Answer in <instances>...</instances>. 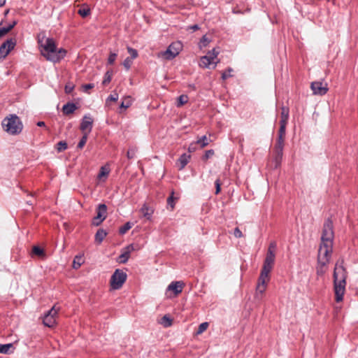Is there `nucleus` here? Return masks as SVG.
Returning a JSON list of instances; mask_svg holds the SVG:
<instances>
[{
    "instance_id": "c03bdc74",
    "label": "nucleus",
    "mask_w": 358,
    "mask_h": 358,
    "mask_svg": "<svg viewBox=\"0 0 358 358\" xmlns=\"http://www.w3.org/2000/svg\"><path fill=\"white\" fill-rule=\"evenodd\" d=\"M209 43L210 40L206 37V36H203L200 41L201 46L203 47L207 46Z\"/></svg>"
},
{
    "instance_id": "13d9d810",
    "label": "nucleus",
    "mask_w": 358,
    "mask_h": 358,
    "mask_svg": "<svg viewBox=\"0 0 358 358\" xmlns=\"http://www.w3.org/2000/svg\"><path fill=\"white\" fill-rule=\"evenodd\" d=\"M191 150H194V148H191V147H189V150L190 151Z\"/></svg>"
},
{
    "instance_id": "4c0bfd02",
    "label": "nucleus",
    "mask_w": 358,
    "mask_h": 358,
    "mask_svg": "<svg viewBox=\"0 0 358 358\" xmlns=\"http://www.w3.org/2000/svg\"><path fill=\"white\" fill-rule=\"evenodd\" d=\"M233 69L231 68H228L225 71L222 73V80H227V78L232 76L231 72Z\"/></svg>"
},
{
    "instance_id": "49530a36",
    "label": "nucleus",
    "mask_w": 358,
    "mask_h": 358,
    "mask_svg": "<svg viewBox=\"0 0 358 358\" xmlns=\"http://www.w3.org/2000/svg\"><path fill=\"white\" fill-rule=\"evenodd\" d=\"M118 100V94L115 93L113 94H110L107 99V101H117Z\"/></svg>"
},
{
    "instance_id": "4be33fe9",
    "label": "nucleus",
    "mask_w": 358,
    "mask_h": 358,
    "mask_svg": "<svg viewBox=\"0 0 358 358\" xmlns=\"http://www.w3.org/2000/svg\"><path fill=\"white\" fill-rule=\"evenodd\" d=\"M189 158H190V155H188L186 154H183L180 157V158L178 159V162L180 163V168H179L180 170L185 168V166L187 164Z\"/></svg>"
},
{
    "instance_id": "603ef678",
    "label": "nucleus",
    "mask_w": 358,
    "mask_h": 358,
    "mask_svg": "<svg viewBox=\"0 0 358 358\" xmlns=\"http://www.w3.org/2000/svg\"><path fill=\"white\" fill-rule=\"evenodd\" d=\"M220 180H217L215 181V187H216V191H215V194H218L220 192Z\"/></svg>"
},
{
    "instance_id": "09e8293b",
    "label": "nucleus",
    "mask_w": 358,
    "mask_h": 358,
    "mask_svg": "<svg viewBox=\"0 0 358 358\" xmlns=\"http://www.w3.org/2000/svg\"><path fill=\"white\" fill-rule=\"evenodd\" d=\"M103 220L102 219H99L97 218L96 216H95L94 218H93V220H92V224L94 225V226H99V224H101V222H103Z\"/></svg>"
},
{
    "instance_id": "4d7b16f0",
    "label": "nucleus",
    "mask_w": 358,
    "mask_h": 358,
    "mask_svg": "<svg viewBox=\"0 0 358 358\" xmlns=\"http://www.w3.org/2000/svg\"><path fill=\"white\" fill-rule=\"evenodd\" d=\"M6 3V0H0V7L3 6Z\"/></svg>"
},
{
    "instance_id": "f3484780",
    "label": "nucleus",
    "mask_w": 358,
    "mask_h": 358,
    "mask_svg": "<svg viewBox=\"0 0 358 358\" xmlns=\"http://www.w3.org/2000/svg\"><path fill=\"white\" fill-rule=\"evenodd\" d=\"M107 206L104 203H101L96 208V217L99 219L104 220L106 217Z\"/></svg>"
},
{
    "instance_id": "5701e85b",
    "label": "nucleus",
    "mask_w": 358,
    "mask_h": 358,
    "mask_svg": "<svg viewBox=\"0 0 358 358\" xmlns=\"http://www.w3.org/2000/svg\"><path fill=\"white\" fill-rule=\"evenodd\" d=\"M17 22L13 21L11 24L6 27L0 28V38L8 33L15 25Z\"/></svg>"
},
{
    "instance_id": "bb28decb",
    "label": "nucleus",
    "mask_w": 358,
    "mask_h": 358,
    "mask_svg": "<svg viewBox=\"0 0 358 358\" xmlns=\"http://www.w3.org/2000/svg\"><path fill=\"white\" fill-rule=\"evenodd\" d=\"M83 264V260L82 257L76 256L73 262V268L75 269H78L80 267V266Z\"/></svg>"
},
{
    "instance_id": "a19ab883",
    "label": "nucleus",
    "mask_w": 358,
    "mask_h": 358,
    "mask_svg": "<svg viewBox=\"0 0 358 358\" xmlns=\"http://www.w3.org/2000/svg\"><path fill=\"white\" fill-rule=\"evenodd\" d=\"M57 148L59 152L64 151L67 148V143L65 141H59L57 144Z\"/></svg>"
},
{
    "instance_id": "e433bc0d",
    "label": "nucleus",
    "mask_w": 358,
    "mask_h": 358,
    "mask_svg": "<svg viewBox=\"0 0 358 358\" xmlns=\"http://www.w3.org/2000/svg\"><path fill=\"white\" fill-rule=\"evenodd\" d=\"M173 194H174V192H172L171 196H169L167 199V204L169 206L171 207V210H173L174 208L175 199H176V198L173 197Z\"/></svg>"
},
{
    "instance_id": "7ed1b4c3",
    "label": "nucleus",
    "mask_w": 358,
    "mask_h": 358,
    "mask_svg": "<svg viewBox=\"0 0 358 358\" xmlns=\"http://www.w3.org/2000/svg\"><path fill=\"white\" fill-rule=\"evenodd\" d=\"M343 260H338L334 271V284L336 302H340L343 299L345 290L347 272L343 266Z\"/></svg>"
},
{
    "instance_id": "9b49d317",
    "label": "nucleus",
    "mask_w": 358,
    "mask_h": 358,
    "mask_svg": "<svg viewBox=\"0 0 358 358\" xmlns=\"http://www.w3.org/2000/svg\"><path fill=\"white\" fill-rule=\"evenodd\" d=\"M269 280V275L260 273L258 280V284L256 289V297L259 298V295H262L266 291L267 282Z\"/></svg>"
},
{
    "instance_id": "dca6fc26",
    "label": "nucleus",
    "mask_w": 358,
    "mask_h": 358,
    "mask_svg": "<svg viewBox=\"0 0 358 358\" xmlns=\"http://www.w3.org/2000/svg\"><path fill=\"white\" fill-rule=\"evenodd\" d=\"M281 120L280 121V127L283 126V129H286V125L289 119V108L285 106H282L281 108Z\"/></svg>"
},
{
    "instance_id": "7c9ffc66",
    "label": "nucleus",
    "mask_w": 358,
    "mask_h": 358,
    "mask_svg": "<svg viewBox=\"0 0 358 358\" xmlns=\"http://www.w3.org/2000/svg\"><path fill=\"white\" fill-rule=\"evenodd\" d=\"M161 324L165 327H169L171 326L172 320L168 315H164L161 319Z\"/></svg>"
},
{
    "instance_id": "052dcab7",
    "label": "nucleus",
    "mask_w": 358,
    "mask_h": 358,
    "mask_svg": "<svg viewBox=\"0 0 358 358\" xmlns=\"http://www.w3.org/2000/svg\"><path fill=\"white\" fill-rule=\"evenodd\" d=\"M191 150H194V148H191V147H189V150L190 151Z\"/></svg>"
},
{
    "instance_id": "5fc2aeb1",
    "label": "nucleus",
    "mask_w": 358,
    "mask_h": 358,
    "mask_svg": "<svg viewBox=\"0 0 358 358\" xmlns=\"http://www.w3.org/2000/svg\"><path fill=\"white\" fill-rule=\"evenodd\" d=\"M107 174H108V172H106L104 171V169L102 167L101 169V171H100V173L99 174V177L101 178V176H106Z\"/></svg>"
},
{
    "instance_id": "393cba45",
    "label": "nucleus",
    "mask_w": 358,
    "mask_h": 358,
    "mask_svg": "<svg viewBox=\"0 0 358 358\" xmlns=\"http://www.w3.org/2000/svg\"><path fill=\"white\" fill-rule=\"evenodd\" d=\"M188 100H189V98H188L187 95H185V94L180 95L177 99V103H176L177 107H181L182 106H183L184 104L187 103Z\"/></svg>"
},
{
    "instance_id": "c85d7f7f",
    "label": "nucleus",
    "mask_w": 358,
    "mask_h": 358,
    "mask_svg": "<svg viewBox=\"0 0 358 358\" xmlns=\"http://www.w3.org/2000/svg\"><path fill=\"white\" fill-rule=\"evenodd\" d=\"M327 264H323L317 262V266L316 268L317 274L318 275H322L326 272V267Z\"/></svg>"
},
{
    "instance_id": "864d4df0",
    "label": "nucleus",
    "mask_w": 358,
    "mask_h": 358,
    "mask_svg": "<svg viewBox=\"0 0 358 358\" xmlns=\"http://www.w3.org/2000/svg\"><path fill=\"white\" fill-rule=\"evenodd\" d=\"M199 29L197 24H194L188 27L187 30H192V31H195Z\"/></svg>"
},
{
    "instance_id": "72a5a7b5",
    "label": "nucleus",
    "mask_w": 358,
    "mask_h": 358,
    "mask_svg": "<svg viewBox=\"0 0 358 358\" xmlns=\"http://www.w3.org/2000/svg\"><path fill=\"white\" fill-rule=\"evenodd\" d=\"M137 149L135 147L130 148L127 153V157L129 159H134L136 157Z\"/></svg>"
},
{
    "instance_id": "6ab92c4d",
    "label": "nucleus",
    "mask_w": 358,
    "mask_h": 358,
    "mask_svg": "<svg viewBox=\"0 0 358 358\" xmlns=\"http://www.w3.org/2000/svg\"><path fill=\"white\" fill-rule=\"evenodd\" d=\"M91 13V10L90 6L87 4H82L80 8L78 10V14H79L82 17H86L89 16Z\"/></svg>"
},
{
    "instance_id": "6e6d98bb",
    "label": "nucleus",
    "mask_w": 358,
    "mask_h": 358,
    "mask_svg": "<svg viewBox=\"0 0 358 358\" xmlns=\"http://www.w3.org/2000/svg\"><path fill=\"white\" fill-rule=\"evenodd\" d=\"M37 125H38V127H44V126L45 125V122H42V121H41V122H37Z\"/></svg>"
},
{
    "instance_id": "bf43d9fd",
    "label": "nucleus",
    "mask_w": 358,
    "mask_h": 358,
    "mask_svg": "<svg viewBox=\"0 0 358 358\" xmlns=\"http://www.w3.org/2000/svg\"><path fill=\"white\" fill-rule=\"evenodd\" d=\"M191 150H194V148H191V147H189V150L190 151Z\"/></svg>"
},
{
    "instance_id": "ea45409f",
    "label": "nucleus",
    "mask_w": 358,
    "mask_h": 358,
    "mask_svg": "<svg viewBox=\"0 0 358 358\" xmlns=\"http://www.w3.org/2000/svg\"><path fill=\"white\" fill-rule=\"evenodd\" d=\"M127 51L131 55L130 58L132 59H136L138 55L137 50L131 47H127Z\"/></svg>"
},
{
    "instance_id": "2eb2a0df",
    "label": "nucleus",
    "mask_w": 358,
    "mask_h": 358,
    "mask_svg": "<svg viewBox=\"0 0 358 358\" xmlns=\"http://www.w3.org/2000/svg\"><path fill=\"white\" fill-rule=\"evenodd\" d=\"M184 284L180 281L172 282L167 287V291H172L175 295L182 292Z\"/></svg>"
},
{
    "instance_id": "a878e982",
    "label": "nucleus",
    "mask_w": 358,
    "mask_h": 358,
    "mask_svg": "<svg viewBox=\"0 0 358 358\" xmlns=\"http://www.w3.org/2000/svg\"><path fill=\"white\" fill-rule=\"evenodd\" d=\"M132 103V100L130 96H125L123 98V100L120 104L121 108H129Z\"/></svg>"
},
{
    "instance_id": "79ce46f5",
    "label": "nucleus",
    "mask_w": 358,
    "mask_h": 358,
    "mask_svg": "<svg viewBox=\"0 0 358 358\" xmlns=\"http://www.w3.org/2000/svg\"><path fill=\"white\" fill-rule=\"evenodd\" d=\"M132 62V59H131L130 57H127L123 62V66L127 70H129L131 68Z\"/></svg>"
},
{
    "instance_id": "412c9836",
    "label": "nucleus",
    "mask_w": 358,
    "mask_h": 358,
    "mask_svg": "<svg viewBox=\"0 0 358 358\" xmlns=\"http://www.w3.org/2000/svg\"><path fill=\"white\" fill-rule=\"evenodd\" d=\"M106 236L107 232L103 229H99L95 234V242L101 244Z\"/></svg>"
},
{
    "instance_id": "f257e3e1",
    "label": "nucleus",
    "mask_w": 358,
    "mask_h": 358,
    "mask_svg": "<svg viewBox=\"0 0 358 358\" xmlns=\"http://www.w3.org/2000/svg\"><path fill=\"white\" fill-rule=\"evenodd\" d=\"M334 237L333 223L327 219L323 226L321 243L318 250L317 262L319 263L329 264L332 253Z\"/></svg>"
},
{
    "instance_id": "2f4dec72",
    "label": "nucleus",
    "mask_w": 358,
    "mask_h": 358,
    "mask_svg": "<svg viewBox=\"0 0 358 358\" xmlns=\"http://www.w3.org/2000/svg\"><path fill=\"white\" fill-rule=\"evenodd\" d=\"M196 143L200 144L201 148H204L209 144V140L206 136H203L197 140Z\"/></svg>"
},
{
    "instance_id": "c756f323",
    "label": "nucleus",
    "mask_w": 358,
    "mask_h": 358,
    "mask_svg": "<svg viewBox=\"0 0 358 358\" xmlns=\"http://www.w3.org/2000/svg\"><path fill=\"white\" fill-rule=\"evenodd\" d=\"M132 227L131 222H127L122 227H121L119 229V233L122 235L126 234Z\"/></svg>"
},
{
    "instance_id": "3c124183",
    "label": "nucleus",
    "mask_w": 358,
    "mask_h": 358,
    "mask_svg": "<svg viewBox=\"0 0 358 358\" xmlns=\"http://www.w3.org/2000/svg\"><path fill=\"white\" fill-rule=\"evenodd\" d=\"M73 85L68 84L65 86V92L66 94H70L73 91Z\"/></svg>"
},
{
    "instance_id": "a18cd8bd",
    "label": "nucleus",
    "mask_w": 358,
    "mask_h": 358,
    "mask_svg": "<svg viewBox=\"0 0 358 358\" xmlns=\"http://www.w3.org/2000/svg\"><path fill=\"white\" fill-rule=\"evenodd\" d=\"M116 58H117V54L110 53L108 57V63L109 64H113L114 63V62L115 61Z\"/></svg>"
},
{
    "instance_id": "423d86ee",
    "label": "nucleus",
    "mask_w": 358,
    "mask_h": 358,
    "mask_svg": "<svg viewBox=\"0 0 358 358\" xmlns=\"http://www.w3.org/2000/svg\"><path fill=\"white\" fill-rule=\"evenodd\" d=\"M182 45L180 42H173L166 49V50L158 53V57H162L166 60L174 59L182 50Z\"/></svg>"
},
{
    "instance_id": "39448f33",
    "label": "nucleus",
    "mask_w": 358,
    "mask_h": 358,
    "mask_svg": "<svg viewBox=\"0 0 358 358\" xmlns=\"http://www.w3.org/2000/svg\"><path fill=\"white\" fill-rule=\"evenodd\" d=\"M275 249L276 243L275 242L271 243L267 250L261 273L269 275V273L271 271L275 262Z\"/></svg>"
},
{
    "instance_id": "de8ad7c7",
    "label": "nucleus",
    "mask_w": 358,
    "mask_h": 358,
    "mask_svg": "<svg viewBox=\"0 0 358 358\" xmlns=\"http://www.w3.org/2000/svg\"><path fill=\"white\" fill-rule=\"evenodd\" d=\"M234 235L236 238H241V237H243V234H242L241 231L239 229L238 227H236L234 229Z\"/></svg>"
},
{
    "instance_id": "ddd939ff",
    "label": "nucleus",
    "mask_w": 358,
    "mask_h": 358,
    "mask_svg": "<svg viewBox=\"0 0 358 358\" xmlns=\"http://www.w3.org/2000/svg\"><path fill=\"white\" fill-rule=\"evenodd\" d=\"M310 88L315 95H324L328 91L327 85H323L322 83L320 81L313 82Z\"/></svg>"
},
{
    "instance_id": "f8f14e48",
    "label": "nucleus",
    "mask_w": 358,
    "mask_h": 358,
    "mask_svg": "<svg viewBox=\"0 0 358 358\" xmlns=\"http://www.w3.org/2000/svg\"><path fill=\"white\" fill-rule=\"evenodd\" d=\"M16 45V40L15 38H10L6 40L0 46V55L3 57H6L8 53L13 50Z\"/></svg>"
},
{
    "instance_id": "a211bd4d",
    "label": "nucleus",
    "mask_w": 358,
    "mask_h": 358,
    "mask_svg": "<svg viewBox=\"0 0 358 358\" xmlns=\"http://www.w3.org/2000/svg\"><path fill=\"white\" fill-rule=\"evenodd\" d=\"M77 109V106L73 103H67L66 104L63 106L62 111L64 114L68 115L74 113V111Z\"/></svg>"
},
{
    "instance_id": "6e6552de",
    "label": "nucleus",
    "mask_w": 358,
    "mask_h": 358,
    "mask_svg": "<svg viewBox=\"0 0 358 358\" xmlns=\"http://www.w3.org/2000/svg\"><path fill=\"white\" fill-rule=\"evenodd\" d=\"M127 273L120 269H116L110 278V286L113 289H120L127 280Z\"/></svg>"
},
{
    "instance_id": "aec40b11",
    "label": "nucleus",
    "mask_w": 358,
    "mask_h": 358,
    "mask_svg": "<svg viewBox=\"0 0 358 358\" xmlns=\"http://www.w3.org/2000/svg\"><path fill=\"white\" fill-rule=\"evenodd\" d=\"M132 249H133V245H129L127 248V251L124 252L122 254H121L119 256V262L120 263L125 264L128 261V259L129 258L131 250H132Z\"/></svg>"
},
{
    "instance_id": "9d476101",
    "label": "nucleus",
    "mask_w": 358,
    "mask_h": 358,
    "mask_svg": "<svg viewBox=\"0 0 358 358\" xmlns=\"http://www.w3.org/2000/svg\"><path fill=\"white\" fill-rule=\"evenodd\" d=\"M285 129H283V126H282V127H280V129L278 131V138L277 139V141H276V143L275 145V160L276 161L281 159L282 155H283Z\"/></svg>"
},
{
    "instance_id": "1a4fd4ad",
    "label": "nucleus",
    "mask_w": 358,
    "mask_h": 358,
    "mask_svg": "<svg viewBox=\"0 0 358 358\" xmlns=\"http://www.w3.org/2000/svg\"><path fill=\"white\" fill-rule=\"evenodd\" d=\"M59 310V308H56V306H53L52 308L45 314L43 318V324L50 328L54 327L57 324Z\"/></svg>"
},
{
    "instance_id": "cd10ccee",
    "label": "nucleus",
    "mask_w": 358,
    "mask_h": 358,
    "mask_svg": "<svg viewBox=\"0 0 358 358\" xmlns=\"http://www.w3.org/2000/svg\"><path fill=\"white\" fill-rule=\"evenodd\" d=\"M13 347V343L0 345V353L8 354L10 348Z\"/></svg>"
},
{
    "instance_id": "37998d69",
    "label": "nucleus",
    "mask_w": 358,
    "mask_h": 358,
    "mask_svg": "<svg viewBox=\"0 0 358 358\" xmlns=\"http://www.w3.org/2000/svg\"><path fill=\"white\" fill-rule=\"evenodd\" d=\"M214 155V150H206L205 152V155L203 157V160H207L210 157Z\"/></svg>"
},
{
    "instance_id": "4468645a",
    "label": "nucleus",
    "mask_w": 358,
    "mask_h": 358,
    "mask_svg": "<svg viewBox=\"0 0 358 358\" xmlns=\"http://www.w3.org/2000/svg\"><path fill=\"white\" fill-rule=\"evenodd\" d=\"M93 120L90 116L85 115L80 124V130L85 133H90L92 128Z\"/></svg>"
},
{
    "instance_id": "8fccbe9b",
    "label": "nucleus",
    "mask_w": 358,
    "mask_h": 358,
    "mask_svg": "<svg viewBox=\"0 0 358 358\" xmlns=\"http://www.w3.org/2000/svg\"><path fill=\"white\" fill-rule=\"evenodd\" d=\"M94 87V84L89 83L83 85L84 92H87L89 90L92 89Z\"/></svg>"
},
{
    "instance_id": "f704fd0d",
    "label": "nucleus",
    "mask_w": 358,
    "mask_h": 358,
    "mask_svg": "<svg viewBox=\"0 0 358 358\" xmlns=\"http://www.w3.org/2000/svg\"><path fill=\"white\" fill-rule=\"evenodd\" d=\"M87 136H88V134L84 133V135L83 136V137L81 138V139L80 140V141L78 144V148L82 149L85 146V145L87 142Z\"/></svg>"
},
{
    "instance_id": "b1692460",
    "label": "nucleus",
    "mask_w": 358,
    "mask_h": 358,
    "mask_svg": "<svg viewBox=\"0 0 358 358\" xmlns=\"http://www.w3.org/2000/svg\"><path fill=\"white\" fill-rule=\"evenodd\" d=\"M141 211L145 217H146L148 220L150 219L152 214V210H150L146 204H144L142 206Z\"/></svg>"
},
{
    "instance_id": "20e7f679",
    "label": "nucleus",
    "mask_w": 358,
    "mask_h": 358,
    "mask_svg": "<svg viewBox=\"0 0 358 358\" xmlns=\"http://www.w3.org/2000/svg\"><path fill=\"white\" fill-rule=\"evenodd\" d=\"M3 129L11 135L19 134L23 128L20 118L15 115H11L10 117H6L2 121Z\"/></svg>"
},
{
    "instance_id": "58836bf2",
    "label": "nucleus",
    "mask_w": 358,
    "mask_h": 358,
    "mask_svg": "<svg viewBox=\"0 0 358 358\" xmlns=\"http://www.w3.org/2000/svg\"><path fill=\"white\" fill-rule=\"evenodd\" d=\"M208 327V322H203V323H201L199 326V328H198V330H197V334H202L203 331H205L207 329Z\"/></svg>"
},
{
    "instance_id": "0eeeda50",
    "label": "nucleus",
    "mask_w": 358,
    "mask_h": 358,
    "mask_svg": "<svg viewBox=\"0 0 358 358\" xmlns=\"http://www.w3.org/2000/svg\"><path fill=\"white\" fill-rule=\"evenodd\" d=\"M219 53V50L213 48L207 55L201 57L199 66L202 68H210V65H213V69H215L219 62V60L215 61Z\"/></svg>"
},
{
    "instance_id": "473e14b6",
    "label": "nucleus",
    "mask_w": 358,
    "mask_h": 358,
    "mask_svg": "<svg viewBox=\"0 0 358 358\" xmlns=\"http://www.w3.org/2000/svg\"><path fill=\"white\" fill-rule=\"evenodd\" d=\"M112 76H113V72L110 71H108L105 73L104 78H103V80L102 82V84L103 85H108L111 81Z\"/></svg>"
},
{
    "instance_id": "f03ea898",
    "label": "nucleus",
    "mask_w": 358,
    "mask_h": 358,
    "mask_svg": "<svg viewBox=\"0 0 358 358\" xmlns=\"http://www.w3.org/2000/svg\"><path fill=\"white\" fill-rule=\"evenodd\" d=\"M38 43L41 48V55L48 61L54 63L60 62L66 55V50L64 48H57L55 40L52 38L38 39Z\"/></svg>"
},
{
    "instance_id": "c9c22d12",
    "label": "nucleus",
    "mask_w": 358,
    "mask_h": 358,
    "mask_svg": "<svg viewBox=\"0 0 358 358\" xmlns=\"http://www.w3.org/2000/svg\"><path fill=\"white\" fill-rule=\"evenodd\" d=\"M32 253L41 257L44 255V250L38 246H34L32 248Z\"/></svg>"
}]
</instances>
